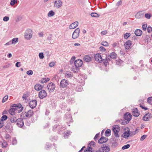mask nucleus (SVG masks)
Listing matches in <instances>:
<instances>
[{"instance_id": "obj_63", "label": "nucleus", "mask_w": 152, "mask_h": 152, "mask_svg": "<svg viewBox=\"0 0 152 152\" xmlns=\"http://www.w3.org/2000/svg\"><path fill=\"white\" fill-rule=\"evenodd\" d=\"M25 124L26 125L29 126L30 124V122L29 121H27L25 122Z\"/></svg>"}, {"instance_id": "obj_41", "label": "nucleus", "mask_w": 152, "mask_h": 152, "mask_svg": "<svg viewBox=\"0 0 152 152\" xmlns=\"http://www.w3.org/2000/svg\"><path fill=\"white\" fill-rule=\"evenodd\" d=\"M101 44L104 46H108V43L106 41H102L101 42Z\"/></svg>"}, {"instance_id": "obj_2", "label": "nucleus", "mask_w": 152, "mask_h": 152, "mask_svg": "<svg viewBox=\"0 0 152 152\" xmlns=\"http://www.w3.org/2000/svg\"><path fill=\"white\" fill-rule=\"evenodd\" d=\"M120 130V127L118 125H115L113 126L112 130L114 132L115 136L116 137H119L118 133Z\"/></svg>"}, {"instance_id": "obj_52", "label": "nucleus", "mask_w": 152, "mask_h": 152, "mask_svg": "<svg viewBox=\"0 0 152 152\" xmlns=\"http://www.w3.org/2000/svg\"><path fill=\"white\" fill-rule=\"evenodd\" d=\"M9 19V17L8 16H5L3 18V20L4 21H8Z\"/></svg>"}, {"instance_id": "obj_5", "label": "nucleus", "mask_w": 152, "mask_h": 152, "mask_svg": "<svg viewBox=\"0 0 152 152\" xmlns=\"http://www.w3.org/2000/svg\"><path fill=\"white\" fill-rule=\"evenodd\" d=\"M55 87V85L52 83H49L47 86L48 91L50 92H52L54 90Z\"/></svg>"}, {"instance_id": "obj_26", "label": "nucleus", "mask_w": 152, "mask_h": 152, "mask_svg": "<svg viewBox=\"0 0 152 152\" xmlns=\"http://www.w3.org/2000/svg\"><path fill=\"white\" fill-rule=\"evenodd\" d=\"M109 56L110 58L115 59L117 58V55L115 52H113L110 54Z\"/></svg>"}, {"instance_id": "obj_38", "label": "nucleus", "mask_w": 152, "mask_h": 152, "mask_svg": "<svg viewBox=\"0 0 152 152\" xmlns=\"http://www.w3.org/2000/svg\"><path fill=\"white\" fill-rule=\"evenodd\" d=\"M123 61L121 59H118L116 61V63L118 65H120L123 64Z\"/></svg>"}, {"instance_id": "obj_21", "label": "nucleus", "mask_w": 152, "mask_h": 152, "mask_svg": "<svg viewBox=\"0 0 152 152\" xmlns=\"http://www.w3.org/2000/svg\"><path fill=\"white\" fill-rule=\"evenodd\" d=\"M144 15L143 11H141L138 12L135 15V17L136 18L140 19L142 18Z\"/></svg>"}, {"instance_id": "obj_51", "label": "nucleus", "mask_w": 152, "mask_h": 152, "mask_svg": "<svg viewBox=\"0 0 152 152\" xmlns=\"http://www.w3.org/2000/svg\"><path fill=\"white\" fill-rule=\"evenodd\" d=\"M8 96L7 95H6L4 96V98L3 99L2 102H4L6 101L7 99L8 98Z\"/></svg>"}, {"instance_id": "obj_23", "label": "nucleus", "mask_w": 152, "mask_h": 152, "mask_svg": "<svg viewBox=\"0 0 152 152\" xmlns=\"http://www.w3.org/2000/svg\"><path fill=\"white\" fill-rule=\"evenodd\" d=\"M25 116L26 117L30 118L31 117L33 114V111L32 110H30L27 113L25 112Z\"/></svg>"}, {"instance_id": "obj_17", "label": "nucleus", "mask_w": 152, "mask_h": 152, "mask_svg": "<svg viewBox=\"0 0 152 152\" xmlns=\"http://www.w3.org/2000/svg\"><path fill=\"white\" fill-rule=\"evenodd\" d=\"M68 84L67 81L65 79L62 80L60 82L61 86L63 88L66 87Z\"/></svg>"}, {"instance_id": "obj_53", "label": "nucleus", "mask_w": 152, "mask_h": 152, "mask_svg": "<svg viewBox=\"0 0 152 152\" xmlns=\"http://www.w3.org/2000/svg\"><path fill=\"white\" fill-rule=\"evenodd\" d=\"M17 143V141L15 138H14L12 139V144L13 145H15Z\"/></svg>"}, {"instance_id": "obj_30", "label": "nucleus", "mask_w": 152, "mask_h": 152, "mask_svg": "<svg viewBox=\"0 0 152 152\" xmlns=\"http://www.w3.org/2000/svg\"><path fill=\"white\" fill-rule=\"evenodd\" d=\"M105 136H108L111 135V130L110 129H107L105 132Z\"/></svg>"}, {"instance_id": "obj_64", "label": "nucleus", "mask_w": 152, "mask_h": 152, "mask_svg": "<svg viewBox=\"0 0 152 152\" xmlns=\"http://www.w3.org/2000/svg\"><path fill=\"white\" fill-rule=\"evenodd\" d=\"M21 19V18L20 17L18 16V17H17V18L16 19V21H17V22L19 21Z\"/></svg>"}, {"instance_id": "obj_39", "label": "nucleus", "mask_w": 152, "mask_h": 152, "mask_svg": "<svg viewBox=\"0 0 152 152\" xmlns=\"http://www.w3.org/2000/svg\"><path fill=\"white\" fill-rule=\"evenodd\" d=\"M28 96V94L27 93H25L23 94L22 98L24 100H26L27 99V97Z\"/></svg>"}, {"instance_id": "obj_10", "label": "nucleus", "mask_w": 152, "mask_h": 152, "mask_svg": "<svg viewBox=\"0 0 152 152\" xmlns=\"http://www.w3.org/2000/svg\"><path fill=\"white\" fill-rule=\"evenodd\" d=\"M16 124L17 126L20 128L24 125V122L23 119L21 118H18Z\"/></svg>"}, {"instance_id": "obj_31", "label": "nucleus", "mask_w": 152, "mask_h": 152, "mask_svg": "<svg viewBox=\"0 0 152 152\" xmlns=\"http://www.w3.org/2000/svg\"><path fill=\"white\" fill-rule=\"evenodd\" d=\"M71 133H72V132H71L70 131H67V132H66L64 133V137H65V138H66L69 134H71Z\"/></svg>"}, {"instance_id": "obj_35", "label": "nucleus", "mask_w": 152, "mask_h": 152, "mask_svg": "<svg viewBox=\"0 0 152 152\" xmlns=\"http://www.w3.org/2000/svg\"><path fill=\"white\" fill-rule=\"evenodd\" d=\"M131 35V34L129 33H126L124 35V37L125 39H127Z\"/></svg>"}, {"instance_id": "obj_24", "label": "nucleus", "mask_w": 152, "mask_h": 152, "mask_svg": "<svg viewBox=\"0 0 152 152\" xmlns=\"http://www.w3.org/2000/svg\"><path fill=\"white\" fill-rule=\"evenodd\" d=\"M83 60L86 62H89L91 61V57L89 56L86 55L83 58Z\"/></svg>"}, {"instance_id": "obj_18", "label": "nucleus", "mask_w": 152, "mask_h": 152, "mask_svg": "<svg viewBox=\"0 0 152 152\" xmlns=\"http://www.w3.org/2000/svg\"><path fill=\"white\" fill-rule=\"evenodd\" d=\"M132 115L135 117H138L140 115V113L137 108L132 110Z\"/></svg>"}, {"instance_id": "obj_7", "label": "nucleus", "mask_w": 152, "mask_h": 152, "mask_svg": "<svg viewBox=\"0 0 152 152\" xmlns=\"http://www.w3.org/2000/svg\"><path fill=\"white\" fill-rule=\"evenodd\" d=\"M80 31V30L79 28H77L75 29L72 35V38L75 39L78 37L79 35Z\"/></svg>"}, {"instance_id": "obj_37", "label": "nucleus", "mask_w": 152, "mask_h": 152, "mask_svg": "<svg viewBox=\"0 0 152 152\" xmlns=\"http://www.w3.org/2000/svg\"><path fill=\"white\" fill-rule=\"evenodd\" d=\"M7 118V117L6 115H3L1 118L0 120L1 121H3L6 120Z\"/></svg>"}, {"instance_id": "obj_55", "label": "nucleus", "mask_w": 152, "mask_h": 152, "mask_svg": "<svg viewBox=\"0 0 152 152\" xmlns=\"http://www.w3.org/2000/svg\"><path fill=\"white\" fill-rule=\"evenodd\" d=\"M99 49L100 51H103L104 52L106 50V49H105V48L102 46L100 47L99 48Z\"/></svg>"}, {"instance_id": "obj_57", "label": "nucleus", "mask_w": 152, "mask_h": 152, "mask_svg": "<svg viewBox=\"0 0 152 152\" xmlns=\"http://www.w3.org/2000/svg\"><path fill=\"white\" fill-rule=\"evenodd\" d=\"M15 66L18 67H20L21 66L20 63L19 62H17L15 64Z\"/></svg>"}, {"instance_id": "obj_59", "label": "nucleus", "mask_w": 152, "mask_h": 152, "mask_svg": "<svg viewBox=\"0 0 152 152\" xmlns=\"http://www.w3.org/2000/svg\"><path fill=\"white\" fill-rule=\"evenodd\" d=\"M47 39L48 40H51L52 39V35L50 34L47 38Z\"/></svg>"}, {"instance_id": "obj_12", "label": "nucleus", "mask_w": 152, "mask_h": 152, "mask_svg": "<svg viewBox=\"0 0 152 152\" xmlns=\"http://www.w3.org/2000/svg\"><path fill=\"white\" fill-rule=\"evenodd\" d=\"M53 2L54 4V6L57 8L60 7L62 4V2L60 0L55 1Z\"/></svg>"}, {"instance_id": "obj_6", "label": "nucleus", "mask_w": 152, "mask_h": 152, "mask_svg": "<svg viewBox=\"0 0 152 152\" xmlns=\"http://www.w3.org/2000/svg\"><path fill=\"white\" fill-rule=\"evenodd\" d=\"M130 136H131V134L129 129L128 128H125V132L123 134V137L125 138H126Z\"/></svg>"}, {"instance_id": "obj_27", "label": "nucleus", "mask_w": 152, "mask_h": 152, "mask_svg": "<svg viewBox=\"0 0 152 152\" xmlns=\"http://www.w3.org/2000/svg\"><path fill=\"white\" fill-rule=\"evenodd\" d=\"M142 31L139 29H137L134 31V34L137 36H141L142 34Z\"/></svg>"}, {"instance_id": "obj_60", "label": "nucleus", "mask_w": 152, "mask_h": 152, "mask_svg": "<svg viewBox=\"0 0 152 152\" xmlns=\"http://www.w3.org/2000/svg\"><path fill=\"white\" fill-rule=\"evenodd\" d=\"M10 137V136L9 134H6L5 138L6 140L9 139Z\"/></svg>"}, {"instance_id": "obj_20", "label": "nucleus", "mask_w": 152, "mask_h": 152, "mask_svg": "<svg viewBox=\"0 0 152 152\" xmlns=\"http://www.w3.org/2000/svg\"><path fill=\"white\" fill-rule=\"evenodd\" d=\"M108 139L104 137H102L98 140L99 143L102 144L106 142L107 140Z\"/></svg>"}, {"instance_id": "obj_29", "label": "nucleus", "mask_w": 152, "mask_h": 152, "mask_svg": "<svg viewBox=\"0 0 152 152\" xmlns=\"http://www.w3.org/2000/svg\"><path fill=\"white\" fill-rule=\"evenodd\" d=\"M18 120V119H17V118L13 116L12 117H11L10 118V122L12 123H15L16 122H17V120Z\"/></svg>"}, {"instance_id": "obj_45", "label": "nucleus", "mask_w": 152, "mask_h": 152, "mask_svg": "<svg viewBox=\"0 0 152 152\" xmlns=\"http://www.w3.org/2000/svg\"><path fill=\"white\" fill-rule=\"evenodd\" d=\"M148 102L150 104H152V97H149L147 100Z\"/></svg>"}, {"instance_id": "obj_47", "label": "nucleus", "mask_w": 152, "mask_h": 152, "mask_svg": "<svg viewBox=\"0 0 152 152\" xmlns=\"http://www.w3.org/2000/svg\"><path fill=\"white\" fill-rule=\"evenodd\" d=\"M33 72L32 70H29L27 71L26 74L29 75H32Z\"/></svg>"}, {"instance_id": "obj_14", "label": "nucleus", "mask_w": 152, "mask_h": 152, "mask_svg": "<svg viewBox=\"0 0 152 152\" xmlns=\"http://www.w3.org/2000/svg\"><path fill=\"white\" fill-rule=\"evenodd\" d=\"M132 45V42L130 40H128L124 44V46L126 49L129 50L131 48Z\"/></svg>"}, {"instance_id": "obj_61", "label": "nucleus", "mask_w": 152, "mask_h": 152, "mask_svg": "<svg viewBox=\"0 0 152 152\" xmlns=\"http://www.w3.org/2000/svg\"><path fill=\"white\" fill-rule=\"evenodd\" d=\"M107 31L106 30L102 31L101 32V34L102 35H104L107 33Z\"/></svg>"}, {"instance_id": "obj_11", "label": "nucleus", "mask_w": 152, "mask_h": 152, "mask_svg": "<svg viewBox=\"0 0 152 152\" xmlns=\"http://www.w3.org/2000/svg\"><path fill=\"white\" fill-rule=\"evenodd\" d=\"M95 59L96 61L99 63H101L102 61V59L101 55L99 53L95 55Z\"/></svg>"}, {"instance_id": "obj_50", "label": "nucleus", "mask_w": 152, "mask_h": 152, "mask_svg": "<svg viewBox=\"0 0 152 152\" xmlns=\"http://www.w3.org/2000/svg\"><path fill=\"white\" fill-rule=\"evenodd\" d=\"M145 17L148 19H149L150 18L151 16V15L148 13H146L145 15Z\"/></svg>"}, {"instance_id": "obj_56", "label": "nucleus", "mask_w": 152, "mask_h": 152, "mask_svg": "<svg viewBox=\"0 0 152 152\" xmlns=\"http://www.w3.org/2000/svg\"><path fill=\"white\" fill-rule=\"evenodd\" d=\"M99 133H98L94 137V140H95V141H96L97 138H98L99 135Z\"/></svg>"}, {"instance_id": "obj_22", "label": "nucleus", "mask_w": 152, "mask_h": 152, "mask_svg": "<svg viewBox=\"0 0 152 152\" xmlns=\"http://www.w3.org/2000/svg\"><path fill=\"white\" fill-rule=\"evenodd\" d=\"M78 22L77 21H76L73 23L71 24L69 27V28L70 29H73L76 28L78 25Z\"/></svg>"}, {"instance_id": "obj_40", "label": "nucleus", "mask_w": 152, "mask_h": 152, "mask_svg": "<svg viewBox=\"0 0 152 152\" xmlns=\"http://www.w3.org/2000/svg\"><path fill=\"white\" fill-rule=\"evenodd\" d=\"M130 145L129 144L123 146L122 148L123 150H125L128 148L130 147Z\"/></svg>"}, {"instance_id": "obj_48", "label": "nucleus", "mask_w": 152, "mask_h": 152, "mask_svg": "<svg viewBox=\"0 0 152 152\" xmlns=\"http://www.w3.org/2000/svg\"><path fill=\"white\" fill-rule=\"evenodd\" d=\"M147 137V135H144L142 136L140 138V140L141 141H143Z\"/></svg>"}, {"instance_id": "obj_4", "label": "nucleus", "mask_w": 152, "mask_h": 152, "mask_svg": "<svg viewBox=\"0 0 152 152\" xmlns=\"http://www.w3.org/2000/svg\"><path fill=\"white\" fill-rule=\"evenodd\" d=\"M152 117L151 114L149 113H146L144 116L142 120L145 121H148Z\"/></svg>"}, {"instance_id": "obj_25", "label": "nucleus", "mask_w": 152, "mask_h": 152, "mask_svg": "<svg viewBox=\"0 0 152 152\" xmlns=\"http://www.w3.org/2000/svg\"><path fill=\"white\" fill-rule=\"evenodd\" d=\"M42 86L39 84H37L34 86L35 89L37 91H39L42 90Z\"/></svg>"}, {"instance_id": "obj_33", "label": "nucleus", "mask_w": 152, "mask_h": 152, "mask_svg": "<svg viewBox=\"0 0 152 152\" xmlns=\"http://www.w3.org/2000/svg\"><path fill=\"white\" fill-rule=\"evenodd\" d=\"M91 16L93 17L98 18L99 16V15L96 12H92L91 13Z\"/></svg>"}, {"instance_id": "obj_54", "label": "nucleus", "mask_w": 152, "mask_h": 152, "mask_svg": "<svg viewBox=\"0 0 152 152\" xmlns=\"http://www.w3.org/2000/svg\"><path fill=\"white\" fill-rule=\"evenodd\" d=\"M152 28L151 27L148 26L147 28V31L148 32L150 33L151 31Z\"/></svg>"}, {"instance_id": "obj_49", "label": "nucleus", "mask_w": 152, "mask_h": 152, "mask_svg": "<svg viewBox=\"0 0 152 152\" xmlns=\"http://www.w3.org/2000/svg\"><path fill=\"white\" fill-rule=\"evenodd\" d=\"M39 56L40 59H43L44 58L43 53H39Z\"/></svg>"}, {"instance_id": "obj_9", "label": "nucleus", "mask_w": 152, "mask_h": 152, "mask_svg": "<svg viewBox=\"0 0 152 152\" xmlns=\"http://www.w3.org/2000/svg\"><path fill=\"white\" fill-rule=\"evenodd\" d=\"M83 63V61L80 59L76 60L74 62L75 65L76 67L77 68L81 67Z\"/></svg>"}, {"instance_id": "obj_28", "label": "nucleus", "mask_w": 152, "mask_h": 152, "mask_svg": "<svg viewBox=\"0 0 152 152\" xmlns=\"http://www.w3.org/2000/svg\"><path fill=\"white\" fill-rule=\"evenodd\" d=\"M110 61V58H108L107 57H106L105 59H102V61L103 62V63L104 64V65L105 66H106L108 64V61Z\"/></svg>"}, {"instance_id": "obj_3", "label": "nucleus", "mask_w": 152, "mask_h": 152, "mask_svg": "<svg viewBox=\"0 0 152 152\" xmlns=\"http://www.w3.org/2000/svg\"><path fill=\"white\" fill-rule=\"evenodd\" d=\"M32 36V31L31 29H27L25 34V37L27 39H30Z\"/></svg>"}, {"instance_id": "obj_34", "label": "nucleus", "mask_w": 152, "mask_h": 152, "mask_svg": "<svg viewBox=\"0 0 152 152\" xmlns=\"http://www.w3.org/2000/svg\"><path fill=\"white\" fill-rule=\"evenodd\" d=\"M50 79L48 78H43L41 81V82L42 83H46Z\"/></svg>"}, {"instance_id": "obj_15", "label": "nucleus", "mask_w": 152, "mask_h": 152, "mask_svg": "<svg viewBox=\"0 0 152 152\" xmlns=\"http://www.w3.org/2000/svg\"><path fill=\"white\" fill-rule=\"evenodd\" d=\"M132 115L129 113H126L124 115V118L128 122L132 118Z\"/></svg>"}, {"instance_id": "obj_46", "label": "nucleus", "mask_w": 152, "mask_h": 152, "mask_svg": "<svg viewBox=\"0 0 152 152\" xmlns=\"http://www.w3.org/2000/svg\"><path fill=\"white\" fill-rule=\"evenodd\" d=\"M147 26V25L146 23H145L143 24L142 25V28L143 30L145 31L146 30Z\"/></svg>"}, {"instance_id": "obj_32", "label": "nucleus", "mask_w": 152, "mask_h": 152, "mask_svg": "<svg viewBox=\"0 0 152 152\" xmlns=\"http://www.w3.org/2000/svg\"><path fill=\"white\" fill-rule=\"evenodd\" d=\"M55 15L54 12L53 10L50 11L48 13V15L49 17L53 16Z\"/></svg>"}, {"instance_id": "obj_19", "label": "nucleus", "mask_w": 152, "mask_h": 152, "mask_svg": "<svg viewBox=\"0 0 152 152\" xmlns=\"http://www.w3.org/2000/svg\"><path fill=\"white\" fill-rule=\"evenodd\" d=\"M103 152H109L110 151V148L108 146L103 145L101 147Z\"/></svg>"}, {"instance_id": "obj_44", "label": "nucleus", "mask_w": 152, "mask_h": 152, "mask_svg": "<svg viewBox=\"0 0 152 152\" xmlns=\"http://www.w3.org/2000/svg\"><path fill=\"white\" fill-rule=\"evenodd\" d=\"M2 145L3 148H5L7 146V143L6 141H4L2 143Z\"/></svg>"}, {"instance_id": "obj_8", "label": "nucleus", "mask_w": 152, "mask_h": 152, "mask_svg": "<svg viewBox=\"0 0 152 152\" xmlns=\"http://www.w3.org/2000/svg\"><path fill=\"white\" fill-rule=\"evenodd\" d=\"M47 96L46 92L44 90H42L39 93V96L40 99H42Z\"/></svg>"}, {"instance_id": "obj_43", "label": "nucleus", "mask_w": 152, "mask_h": 152, "mask_svg": "<svg viewBox=\"0 0 152 152\" xmlns=\"http://www.w3.org/2000/svg\"><path fill=\"white\" fill-rule=\"evenodd\" d=\"M17 1L15 0H11L10 4L11 6L14 5L15 3H17Z\"/></svg>"}, {"instance_id": "obj_62", "label": "nucleus", "mask_w": 152, "mask_h": 152, "mask_svg": "<svg viewBox=\"0 0 152 152\" xmlns=\"http://www.w3.org/2000/svg\"><path fill=\"white\" fill-rule=\"evenodd\" d=\"M55 64L53 62H51L49 64V66L50 67H53L54 66Z\"/></svg>"}, {"instance_id": "obj_13", "label": "nucleus", "mask_w": 152, "mask_h": 152, "mask_svg": "<svg viewBox=\"0 0 152 152\" xmlns=\"http://www.w3.org/2000/svg\"><path fill=\"white\" fill-rule=\"evenodd\" d=\"M29 104L30 107L32 108H34L37 105V101L36 100H33L30 101Z\"/></svg>"}, {"instance_id": "obj_58", "label": "nucleus", "mask_w": 152, "mask_h": 152, "mask_svg": "<svg viewBox=\"0 0 152 152\" xmlns=\"http://www.w3.org/2000/svg\"><path fill=\"white\" fill-rule=\"evenodd\" d=\"M136 133V131H135L133 132H130L131 136H132L135 135Z\"/></svg>"}, {"instance_id": "obj_16", "label": "nucleus", "mask_w": 152, "mask_h": 152, "mask_svg": "<svg viewBox=\"0 0 152 152\" xmlns=\"http://www.w3.org/2000/svg\"><path fill=\"white\" fill-rule=\"evenodd\" d=\"M67 115L68 116L66 115L65 117L66 118V123L68 124H69L71 122H72V120L71 116L69 113H68Z\"/></svg>"}, {"instance_id": "obj_42", "label": "nucleus", "mask_w": 152, "mask_h": 152, "mask_svg": "<svg viewBox=\"0 0 152 152\" xmlns=\"http://www.w3.org/2000/svg\"><path fill=\"white\" fill-rule=\"evenodd\" d=\"M84 152H92V148L90 147L88 148L86 150L84 151Z\"/></svg>"}, {"instance_id": "obj_36", "label": "nucleus", "mask_w": 152, "mask_h": 152, "mask_svg": "<svg viewBox=\"0 0 152 152\" xmlns=\"http://www.w3.org/2000/svg\"><path fill=\"white\" fill-rule=\"evenodd\" d=\"M11 41L12 44H15L18 42V38H14Z\"/></svg>"}, {"instance_id": "obj_1", "label": "nucleus", "mask_w": 152, "mask_h": 152, "mask_svg": "<svg viewBox=\"0 0 152 152\" xmlns=\"http://www.w3.org/2000/svg\"><path fill=\"white\" fill-rule=\"evenodd\" d=\"M12 108H10L9 111V113L13 115L15 114V111L17 110L18 113L21 112L23 109V107H22V105L20 104H13L12 105Z\"/></svg>"}]
</instances>
